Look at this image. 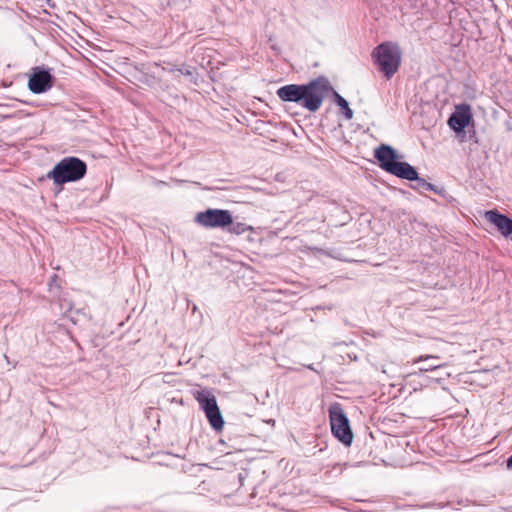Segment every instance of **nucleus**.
<instances>
[{
	"label": "nucleus",
	"instance_id": "obj_1",
	"mask_svg": "<svg viewBox=\"0 0 512 512\" xmlns=\"http://www.w3.org/2000/svg\"><path fill=\"white\" fill-rule=\"evenodd\" d=\"M329 89L328 81L318 78L303 85L282 86L276 94L282 101L295 102L310 112H316L321 107Z\"/></svg>",
	"mask_w": 512,
	"mask_h": 512
},
{
	"label": "nucleus",
	"instance_id": "obj_2",
	"mask_svg": "<svg viewBox=\"0 0 512 512\" xmlns=\"http://www.w3.org/2000/svg\"><path fill=\"white\" fill-rule=\"evenodd\" d=\"M374 157L378 161L379 166L384 171L406 180H414L418 178L416 169L402 161L403 156L390 145L381 144L374 150Z\"/></svg>",
	"mask_w": 512,
	"mask_h": 512
},
{
	"label": "nucleus",
	"instance_id": "obj_3",
	"mask_svg": "<svg viewBox=\"0 0 512 512\" xmlns=\"http://www.w3.org/2000/svg\"><path fill=\"white\" fill-rule=\"evenodd\" d=\"M86 164L76 157H66L47 173V178L57 185L78 181L86 173Z\"/></svg>",
	"mask_w": 512,
	"mask_h": 512
},
{
	"label": "nucleus",
	"instance_id": "obj_4",
	"mask_svg": "<svg viewBox=\"0 0 512 512\" xmlns=\"http://www.w3.org/2000/svg\"><path fill=\"white\" fill-rule=\"evenodd\" d=\"M372 56L378 69L384 73L387 79H390L398 71L401 64V50L397 44L392 42L378 45Z\"/></svg>",
	"mask_w": 512,
	"mask_h": 512
},
{
	"label": "nucleus",
	"instance_id": "obj_5",
	"mask_svg": "<svg viewBox=\"0 0 512 512\" xmlns=\"http://www.w3.org/2000/svg\"><path fill=\"white\" fill-rule=\"evenodd\" d=\"M330 425L333 435L345 445H350L353 434L348 418L340 404L335 403L329 407Z\"/></svg>",
	"mask_w": 512,
	"mask_h": 512
},
{
	"label": "nucleus",
	"instance_id": "obj_6",
	"mask_svg": "<svg viewBox=\"0 0 512 512\" xmlns=\"http://www.w3.org/2000/svg\"><path fill=\"white\" fill-rule=\"evenodd\" d=\"M194 397L204 410L210 425L217 431L222 430L224 420L216 402L215 396L208 390H199L194 392Z\"/></svg>",
	"mask_w": 512,
	"mask_h": 512
},
{
	"label": "nucleus",
	"instance_id": "obj_7",
	"mask_svg": "<svg viewBox=\"0 0 512 512\" xmlns=\"http://www.w3.org/2000/svg\"><path fill=\"white\" fill-rule=\"evenodd\" d=\"M194 397L204 410L210 425L217 431L222 430L224 420L216 402L215 396L208 390H199L194 392Z\"/></svg>",
	"mask_w": 512,
	"mask_h": 512
},
{
	"label": "nucleus",
	"instance_id": "obj_8",
	"mask_svg": "<svg viewBox=\"0 0 512 512\" xmlns=\"http://www.w3.org/2000/svg\"><path fill=\"white\" fill-rule=\"evenodd\" d=\"M195 221L206 228H226L232 224V214L224 209H207L195 216Z\"/></svg>",
	"mask_w": 512,
	"mask_h": 512
},
{
	"label": "nucleus",
	"instance_id": "obj_9",
	"mask_svg": "<svg viewBox=\"0 0 512 512\" xmlns=\"http://www.w3.org/2000/svg\"><path fill=\"white\" fill-rule=\"evenodd\" d=\"M53 86V77L46 71L39 68L34 69L28 80V88L34 94H41Z\"/></svg>",
	"mask_w": 512,
	"mask_h": 512
},
{
	"label": "nucleus",
	"instance_id": "obj_10",
	"mask_svg": "<svg viewBox=\"0 0 512 512\" xmlns=\"http://www.w3.org/2000/svg\"><path fill=\"white\" fill-rule=\"evenodd\" d=\"M472 118L471 108L467 104L457 105L455 111L448 119V125L455 132H462L470 123Z\"/></svg>",
	"mask_w": 512,
	"mask_h": 512
},
{
	"label": "nucleus",
	"instance_id": "obj_11",
	"mask_svg": "<svg viewBox=\"0 0 512 512\" xmlns=\"http://www.w3.org/2000/svg\"><path fill=\"white\" fill-rule=\"evenodd\" d=\"M485 219L493 224L504 237L512 239V219L506 215L498 213L496 210L486 211Z\"/></svg>",
	"mask_w": 512,
	"mask_h": 512
},
{
	"label": "nucleus",
	"instance_id": "obj_12",
	"mask_svg": "<svg viewBox=\"0 0 512 512\" xmlns=\"http://www.w3.org/2000/svg\"><path fill=\"white\" fill-rule=\"evenodd\" d=\"M161 69L163 71H167V72H179L180 74L186 76V77H189V78H193V70L186 66V65H181L179 67L171 64V63H168L166 66H161Z\"/></svg>",
	"mask_w": 512,
	"mask_h": 512
},
{
	"label": "nucleus",
	"instance_id": "obj_13",
	"mask_svg": "<svg viewBox=\"0 0 512 512\" xmlns=\"http://www.w3.org/2000/svg\"><path fill=\"white\" fill-rule=\"evenodd\" d=\"M228 232H230L231 234H235V235H241V234H244L245 232L247 231H251L253 228L249 225H246L245 223H242V222H236L234 223L232 221V224L228 225Z\"/></svg>",
	"mask_w": 512,
	"mask_h": 512
},
{
	"label": "nucleus",
	"instance_id": "obj_14",
	"mask_svg": "<svg viewBox=\"0 0 512 512\" xmlns=\"http://www.w3.org/2000/svg\"><path fill=\"white\" fill-rule=\"evenodd\" d=\"M337 105L343 110L346 119L350 120L353 117V111L350 109L348 102L340 95L336 94Z\"/></svg>",
	"mask_w": 512,
	"mask_h": 512
},
{
	"label": "nucleus",
	"instance_id": "obj_15",
	"mask_svg": "<svg viewBox=\"0 0 512 512\" xmlns=\"http://www.w3.org/2000/svg\"><path fill=\"white\" fill-rule=\"evenodd\" d=\"M413 181H417V184L420 188H423L425 190H432L433 189V185L426 182L424 179H421V178H417V179H414Z\"/></svg>",
	"mask_w": 512,
	"mask_h": 512
},
{
	"label": "nucleus",
	"instance_id": "obj_16",
	"mask_svg": "<svg viewBox=\"0 0 512 512\" xmlns=\"http://www.w3.org/2000/svg\"><path fill=\"white\" fill-rule=\"evenodd\" d=\"M443 366H444L443 364H428L427 366L421 367L419 369V372L422 373V372H427V371H433V370L439 369Z\"/></svg>",
	"mask_w": 512,
	"mask_h": 512
},
{
	"label": "nucleus",
	"instance_id": "obj_17",
	"mask_svg": "<svg viewBox=\"0 0 512 512\" xmlns=\"http://www.w3.org/2000/svg\"><path fill=\"white\" fill-rule=\"evenodd\" d=\"M439 357L436 356V355H421L419 356L418 358L414 359L413 360V363H418V362H421V361H427V360H435V359H438Z\"/></svg>",
	"mask_w": 512,
	"mask_h": 512
},
{
	"label": "nucleus",
	"instance_id": "obj_18",
	"mask_svg": "<svg viewBox=\"0 0 512 512\" xmlns=\"http://www.w3.org/2000/svg\"><path fill=\"white\" fill-rule=\"evenodd\" d=\"M507 467H508L509 469H512V455H511V456L508 458V460H507Z\"/></svg>",
	"mask_w": 512,
	"mask_h": 512
},
{
	"label": "nucleus",
	"instance_id": "obj_19",
	"mask_svg": "<svg viewBox=\"0 0 512 512\" xmlns=\"http://www.w3.org/2000/svg\"><path fill=\"white\" fill-rule=\"evenodd\" d=\"M414 375H417V373H416V372H415V373H410V374H408V375L406 376V378H409V377L414 376Z\"/></svg>",
	"mask_w": 512,
	"mask_h": 512
}]
</instances>
